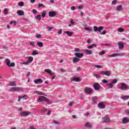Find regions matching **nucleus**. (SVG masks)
Instances as JSON below:
<instances>
[{
    "label": "nucleus",
    "instance_id": "1",
    "mask_svg": "<svg viewBox=\"0 0 129 129\" xmlns=\"http://www.w3.org/2000/svg\"><path fill=\"white\" fill-rule=\"evenodd\" d=\"M9 91L16 92V91H23V88L21 87H12L10 88Z\"/></svg>",
    "mask_w": 129,
    "mask_h": 129
},
{
    "label": "nucleus",
    "instance_id": "2",
    "mask_svg": "<svg viewBox=\"0 0 129 129\" xmlns=\"http://www.w3.org/2000/svg\"><path fill=\"white\" fill-rule=\"evenodd\" d=\"M46 101L47 103H49L50 102V100L45 96H41L38 98V102H41V101Z\"/></svg>",
    "mask_w": 129,
    "mask_h": 129
},
{
    "label": "nucleus",
    "instance_id": "3",
    "mask_svg": "<svg viewBox=\"0 0 129 129\" xmlns=\"http://www.w3.org/2000/svg\"><path fill=\"white\" fill-rule=\"evenodd\" d=\"M6 63L8 67H15L16 66V63L15 62L11 63V60L8 58L6 59Z\"/></svg>",
    "mask_w": 129,
    "mask_h": 129
},
{
    "label": "nucleus",
    "instance_id": "4",
    "mask_svg": "<svg viewBox=\"0 0 129 129\" xmlns=\"http://www.w3.org/2000/svg\"><path fill=\"white\" fill-rule=\"evenodd\" d=\"M103 29H104V27H99V28H97V26H94V32H99L100 33V32H101Z\"/></svg>",
    "mask_w": 129,
    "mask_h": 129
},
{
    "label": "nucleus",
    "instance_id": "5",
    "mask_svg": "<svg viewBox=\"0 0 129 129\" xmlns=\"http://www.w3.org/2000/svg\"><path fill=\"white\" fill-rule=\"evenodd\" d=\"M124 55V53H114L112 54H109L108 55V57H116V56H123Z\"/></svg>",
    "mask_w": 129,
    "mask_h": 129
},
{
    "label": "nucleus",
    "instance_id": "6",
    "mask_svg": "<svg viewBox=\"0 0 129 129\" xmlns=\"http://www.w3.org/2000/svg\"><path fill=\"white\" fill-rule=\"evenodd\" d=\"M101 75H105L106 76H110L111 75V73L108 71H102L100 73Z\"/></svg>",
    "mask_w": 129,
    "mask_h": 129
},
{
    "label": "nucleus",
    "instance_id": "7",
    "mask_svg": "<svg viewBox=\"0 0 129 129\" xmlns=\"http://www.w3.org/2000/svg\"><path fill=\"white\" fill-rule=\"evenodd\" d=\"M84 91L86 94H91L92 93V90H91L90 88H89L88 87L85 88Z\"/></svg>",
    "mask_w": 129,
    "mask_h": 129
},
{
    "label": "nucleus",
    "instance_id": "8",
    "mask_svg": "<svg viewBox=\"0 0 129 129\" xmlns=\"http://www.w3.org/2000/svg\"><path fill=\"white\" fill-rule=\"evenodd\" d=\"M127 85L125 83H122L120 89L121 90H126L127 89Z\"/></svg>",
    "mask_w": 129,
    "mask_h": 129
},
{
    "label": "nucleus",
    "instance_id": "9",
    "mask_svg": "<svg viewBox=\"0 0 129 129\" xmlns=\"http://www.w3.org/2000/svg\"><path fill=\"white\" fill-rule=\"evenodd\" d=\"M31 114V112L29 111H24L20 113V115L21 116H25L27 117Z\"/></svg>",
    "mask_w": 129,
    "mask_h": 129
},
{
    "label": "nucleus",
    "instance_id": "10",
    "mask_svg": "<svg viewBox=\"0 0 129 129\" xmlns=\"http://www.w3.org/2000/svg\"><path fill=\"white\" fill-rule=\"evenodd\" d=\"M110 121V118L108 116H105L102 118L103 122H109Z\"/></svg>",
    "mask_w": 129,
    "mask_h": 129
},
{
    "label": "nucleus",
    "instance_id": "11",
    "mask_svg": "<svg viewBox=\"0 0 129 129\" xmlns=\"http://www.w3.org/2000/svg\"><path fill=\"white\" fill-rule=\"evenodd\" d=\"M93 88H94L95 90H99L100 88V85L98 83H96L94 85Z\"/></svg>",
    "mask_w": 129,
    "mask_h": 129
},
{
    "label": "nucleus",
    "instance_id": "12",
    "mask_svg": "<svg viewBox=\"0 0 129 129\" xmlns=\"http://www.w3.org/2000/svg\"><path fill=\"white\" fill-rule=\"evenodd\" d=\"M75 55L77 58L79 59V58H82V57H83V53L77 52L75 53Z\"/></svg>",
    "mask_w": 129,
    "mask_h": 129
},
{
    "label": "nucleus",
    "instance_id": "13",
    "mask_svg": "<svg viewBox=\"0 0 129 129\" xmlns=\"http://www.w3.org/2000/svg\"><path fill=\"white\" fill-rule=\"evenodd\" d=\"M118 46L120 50H122V49H123V46H124L123 43L119 41V42H118Z\"/></svg>",
    "mask_w": 129,
    "mask_h": 129
},
{
    "label": "nucleus",
    "instance_id": "14",
    "mask_svg": "<svg viewBox=\"0 0 129 129\" xmlns=\"http://www.w3.org/2000/svg\"><path fill=\"white\" fill-rule=\"evenodd\" d=\"M48 15L50 18H53V17H55V16H56V13L54 11L49 12Z\"/></svg>",
    "mask_w": 129,
    "mask_h": 129
},
{
    "label": "nucleus",
    "instance_id": "15",
    "mask_svg": "<svg viewBox=\"0 0 129 129\" xmlns=\"http://www.w3.org/2000/svg\"><path fill=\"white\" fill-rule=\"evenodd\" d=\"M44 72H46V73H48V74H49V75H50L51 76H52V75H54V74H55V73H52V71H51V70H50V69L44 70Z\"/></svg>",
    "mask_w": 129,
    "mask_h": 129
},
{
    "label": "nucleus",
    "instance_id": "16",
    "mask_svg": "<svg viewBox=\"0 0 129 129\" xmlns=\"http://www.w3.org/2000/svg\"><path fill=\"white\" fill-rule=\"evenodd\" d=\"M35 84H39V83H43V80L41 79H37L34 81Z\"/></svg>",
    "mask_w": 129,
    "mask_h": 129
},
{
    "label": "nucleus",
    "instance_id": "17",
    "mask_svg": "<svg viewBox=\"0 0 129 129\" xmlns=\"http://www.w3.org/2000/svg\"><path fill=\"white\" fill-rule=\"evenodd\" d=\"M79 61H80V59L76 56L74 57L73 59V63H78V62H79Z\"/></svg>",
    "mask_w": 129,
    "mask_h": 129
},
{
    "label": "nucleus",
    "instance_id": "18",
    "mask_svg": "<svg viewBox=\"0 0 129 129\" xmlns=\"http://www.w3.org/2000/svg\"><path fill=\"white\" fill-rule=\"evenodd\" d=\"M17 15H18V16H24V15H25V12L22 10H18Z\"/></svg>",
    "mask_w": 129,
    "mask_h": 129
},
{
    "label": "nucleus",
    "instance_id": "19",
    "mask_svg": "<svg viewBox=\"0 0 129 129\" xmlns=\"http://www.w3.org/2000/svg\"><path fill=\"white\" fill-rule=\"evenodd\" d=\"M27 58L28 59L27 60V63H32L34 60V58H33L32 56L27 57Z\"/></svg>",
    "mask_w": 129,
    "mask_h": 129
},
{
    "label": "nucleus",
    "instance_id": "20",
    "mask_svg": "<svg viewBox=\"0 0 129 129\" xmlns=\"http://www.w3.org/2000/svg\"><path fill=\"white\" fill-rule=\"evenodd\" d=\"M65 34H67L69 37H72V35H73V32L70 31H64Z\"/></svg>",
    "mask_w": 129,
    "mask_h": 129
},
{
    "label": "nucleus",
    "instance_id": "21",
    "mask_svg": "<svg viewBox=\"0 0 129 129\" xmlns=\"http://www.w3.org/2000/svg\"><path fill=\"white\" fill-rule=\"evenodd\" d=\"M98 106L100 107V108H105V105H104L103 103H100L98 104Z\"/></svg>",
    "mask_w": 129,
    "mask_h": 129
},
{
    "label": "nucleus",
    "instance_id": "22",
    "mask_svg": "<svg viewBox=\"0 0 129 129\" xmlns=\"http://www.w3.org/2000/svg\"><path fill=\"white\" fill-rule=\"evenodd\" d=\"M16 81H13V82H10L9 83V86H17V85H16Z\"/></svg>",
    "mask_w": 129,
    "mask_h": 129
},
{
    "label": "nucleus",
    "instance_id": "23",
    "mask_svg": "<svg viewBox=\"0 0 129 129\" xmlns=\"http://www.w3.org/2000/svg\"><path fill=\"white\" fill-rule=\"evenodd\" d=\"M122 10V5H119L117 6L116 11H117L118 12H120Z\"/></svg>",
    "mask_w": 129,
    "mask_h": 129
},
{
    "label": "nucleus",
    "instance_id": "24",
    "mask_svg": "<svg viewBox=\"0 0 129 129\" xmlns=\"http://www.w3.org/2000/svg\"><path fill=\"white\" fill-rule=\"evenodd\" d=\"M129 121V118H123L122 120V123H127Z\"/></svg>",
    "mask_w": 129,
    "mask_h": 129
},
{
    "label": "nucleus",
    "instance_id": "25",
    "mask_svg": "<svg viewBox=\"0 0 129 129\" xmlns=\"http://www.w3.org/2000/svg\"><path fill=\"white\" fill-rule=\"evenodd\" d=\"M85 52L86 53V54H88V55H91V54H92V51L91 50L86 49Z\"/></svg>",
    "mask_w": 129,
    "mask_h": 129
},
{
    "label": "nucleus",
    "instance_id": "26",
    "mask_svg": "<svg viewBox=\"0 0 129 129\" xmlns=\"http://www.w3.org/2000/svg\"><path fill=\"white\" fill-rule=\"evenodd\" d=\"M72 81H75V82H79L80 81V79L79 78H74Z\"/></svg>",
    "mask_w": 129,
    "mask_h": 129
},
{
    "label": "nucleus",
    "instance_id": "27",
    "mask_svg": "<svg viewBox=\"0 0 129 129\" xmlns=\"http://www.w3.org/2000/svg\"><path fill=\"white\" fill-rule=\"evenodd\" d=\"M85 126H86V127H89V128H91V127H92V125H91V124H90V123L88 122L86 123Z\"/></svg>",
    "mask_w": 129,
    "mask_h": 129
},
{
    "label": "nucleus",
    "instance_id": "28",
    "mask_svg": "<svg viewBox=\"0 0 129 129\" xmlns=\"http://www.w3.org/2000/svg\"><path fill=\"white\" fill-rule=\"evenodd\" d=\"M114 85L112 83H110V84H107V86L109 88H112Z\"/></svg>",
    "mask_w": 129,
    "mask_h": 129
},
{
    "label": "nucleus",
    "instance_id": "29",
    "mask_svg": "<svg viewBox=\"0 0 129 129\" xmlns=\"http://www.w3.org/2000/svg\"><path fill=\"white\" fill-rule=\"evenodd\" d=\"M37 44L40 48H42L43 46V42H37Z\"/></svg>",
    "mask_w": 129,
    "mask_h": 129
},
{
    "label": "nucleus",
    "instance_id": "30",
    "mask_svg": "<svg viewBox=\"0 0 129 129\" xmlns=\"http://www.w3.org/2000/svg\"><path fill=\"white\" fill-rule=\"evenodd\" d=\"M34 93H37V94H38V95H43V93L42 92H39L38 91H35L34 92Z\"/></svg>",
    "mask_w": 129,
    "mask_h": 129
},
{
    "label": "nucleus",
    "instance_id": "31",
    "mask_svg": "<svg viewBox=\"0 0 129 129\" xmlns=\"http://www.w3.org/2000/svg\"><path fill=\"white\" fill-rule=\"evenodd\" d=\"M41 15H38L35 17V19H36V20H38V21H41Z\"/></svg>",
    "mask_w": 129,
    "mask_h": 129
},
{
    "label": "nucleus",
    "instance_id": "32",
    "mask_svg": "<svg viewBox=\"0 0 129 129\" xmlns=\"http://www.w3.org/2000/svg\"><path fill=\"white\" fill-rule=\"evenodd\" d=\"M118 31L120 32V33H122V32H124V29L122 28H119L118 29Z\"/></svg>",
    "mask_w": 129,
    "mask_h": 129
},
{
    "label": "nucleus",
    "instance_id": "33",
    "mask_svg": "<svg viewBox=\"0 0 129 129\" xmlns=\"http://www.w3.org/2000/svg\"><path fill=\"white\" fill-rule=\"evenodd\" d=\"M8 13H9V9H8V8H6L5 9H4L5 15H8Z\"/></svg>",
    "mask_w": 129,
    "mask_h": 129
},
{
    "label": "nucleus",
    "instance_id": "34",
    "mask_svg": "<svg viewBox=\"0 0 129 129\" xmlns=\"http://www.w3.org/2000/svg\"><path fill=\"white\" fill-rule=\"evenodd\" d=\"M24 2H20L18 3V6H19V7H24Z\"/></svg>",
    "mask_w": 129,
    "mask_h": 129
},
{
    "label": "nucleus",
    "instance_id": "35",
    "mask_svg": "<svg viewBox=\"0 0 129 129\" xmlns=\"http://www.w3.org/2000/svg\"><path fill=\"white\" fill-rule=\"evenodd\" d=\"M104 54H105V51L104 50H102V51H100L99 53V55H104Z\"/></svg>",
    "mask_w": 129,
    "mask_h": 129
},
{
    "label": "nucleus",
    "instance_id": "36",
    "mask_svg": "<svg viewBox=\"0 0 129 129\" xmlns=\"http://www.w3.org/2000/svg\"><path fill=\"white\" fill-rule=\"evenodd\" d=\"M21 99H24L25 100L28 99V96L25 95L24 96H21Z\"/></svg>",
    "mask_w": 129,
    "mask_h": 129
},
{
    "label": "nucleus",
    "instance_id": "37",
    "mask_svg": "<svg viewBox=\"0 0 129 129\" xmlns=\"http://www.w3.org/2000/svg\"><path fill=\"white\" fill-rule=\"evenodd\" d=\"M128 98H129V96H124L122 98V99H124V100H126V99H128Z\"/></svg>",
    "mask_w": 129,
    "mask_h": 129
},
{
    "label": "nucleus",
    "instance_id": "38",
    "mask_svg": "<svg viewBox=\"0 0 129 129\" xmlns=\"http://www.w3.org/2000/svg\"><path fill=\"white\" fill-rule=\"evenodd\" d=\"M93 47H96V44H92L91 45H90L88 47V48H93Z\"/></svg>",
    "mask_w": 129,
    "mask_h": 129
},
{
    "label": "nucleus",
    "instance_id": "39",
    "mask_svg": "<svg viewBox=\"0 0 129 129\" xmlns=\"http://www.w3.org/2000/svg\"><path fill=\"white\" fill-rule=\"evenodd\" d=\"M45 8V5H44L43 4H39L38 5V8Z\"/></svg>",
    "mask_w": 129,
    "mask_h": 129
},
{
    "label": "nucleus",
    "instance_id": "40",
    "mask_svg": "<svg viewBox=\"0 0 129 129\" xmlns=\"http://www.w3.org/2000/svg\"><path fill=\"white\" fill-rule=\"evenodd\" d=\"M38 53L37 52V50H34L32 53V55H38Z\"/></svg>",
    "mask_w": 129,
    "mask_h": 129
},
{
    "label": "nucleus",
    "instance_id": "41",
    "mask_svg": "<svg viewBox=\"0 0 129 129\" xmlns=\"http://www.w3.org/2000/svg\"><path fill=\"white\" fill-rule=\"evenodd\" d=\"M42 18H45L46 17V12L44 11L42 14Z\"/></svg>",
    "mask_w": 129,
    "mask_h": 129
},
{
    "label": "nucleus",
    "instance_id": "42",
    "mask_svg": "<svg viewBox=\"0 0 129 129\" xmlns=\"http://www.w3.org/2000/svg\"><path fill=\"white\" fill-rule=\"evenodd\" d=\"M47 29H48V31L49 32H50L52 30V29H53V27H47Z\"/></svg>",
    "mask_w": 129,
    "mask_h": 129
},
{
    "label": "nucleus",
    "instance_id": "43",
    "mask_svg": "<svg viewBox=\"0 0 129 129\" xmlns=\"http://www.w3.org/2000/svg\"><path fill=\"white\" fill-rule=\"evenodd\" d=\"M117 80L114 79L113 80L112 83V84H114H114H115V83H117Z\"/></svg>",
    "mask_w": 129,
    "mask_h": 129
},
{
    "label": "nucleus",
    "instance_id": "44",
    "mask_svg": "<svg viewBox=\"0 0 129 129\" xmlns=\"http://www.w3.org/2000/svg\"><path fill=\"white\" fill-rule=\"evenodd\" d=\"M71 10H72V11H75V10H76V7L75 6H72L71 8Z\"/></svg>",
    "mask_w": 129,
    "mask_h": 129
},
{
    "label": "nucleus",
    "instance_id": "45",
    "mask_svg": "<svg viewBox=\"0 0 129 129\" xmlns=\"http://www.w3.org/2000/svg\"><path fill=\"white\" fill-rule=\"evenodd\" d=\"M102 82H103V83L104 84H106L108 82L107 81V80L104 79L102 80Z\"/></svg>",
    "mask_w": 129,
    "mask_h": 129
},
{
    "label": "nucleus",
    "instance_id": "46",
    "mask_svg": "<svg viewBox=\"0 0 129 129\" xmlns=\"http://www.w3.org/2000/svg\"><path fill=\"white\" fill-rule=\"evenodd\" d=\"M107 31L106 30H104L103 32L101 33V35H105Z\"/></svg>",
    "mask_w": 129,
    "mask_h": 129
},
{
    "label": "nucleus",
    "instance_id": "47",
    "mask_svg": "<svg viewBox=\"0 0 129 129\" xmlns=\"http://www.w3.org/2000/svg\"><path fill=\"white\" fill-rule=\"evenodd\" d=\"M30 46H32L33 47H34V46H35V42H30Z\"/></svg>",
    "mask_w": 129,
    "mask_h": 129
},
{
    "label": "nucleus",
    "instance_id": "48",
    "mask_svg": "<svg viewBox=\"0 0 129 129\" xmlns=\"http://www.w3.org/2000/svg\"><path fill=\"white\" fill-rule=\"evenodd\" d=\"M116 3H117V1H116V0H114L112 2V5H116Z\"/></svg>",
    "mask_w": 129,
    "mask_h": 129
},
{
    "label": "nucleus",
    "instance_id": "49",
    "mask_svg": "<svg viewBox=\"0 0 129 129\" xmlns=\"http://www.w3.org/2000/svg\"><path fill=\"white\" fill-rule=\"evenodd\" d=\"M96 99H97V98L96 97H94L92 98V101H95V100H96Z\"/></svg>",
    "mask_w": 129,
    "mask_h": 129
},
{
    "label": "nucleus",
    "instance_id": "50",
    "mask_svg": "<svg viewBox=\"0 0 129 129\" xmlns=\"http://www.w3.org/2000/svg\"><path fill=\"white\" fill-rule=\"evenodd\" d=\"M54 123H55V124H60L59 121L56 120H54Z\"/></svg>",
    "mask_w": 129,
    "mask_h": 129
},
{
    "label": "nucleus",
    "instance_id": "51",
    "mask_svg": "<svg viewBox=\"0 0 129 129\" xmlns=\"http://www.w3.org/2000/svg\"><path fill=\"white\" fill-rule=\"evenodd\" d=\"M75 52H80V49H79V48H76L75 49Z\"/></svg>",
    "mask_w": 129,
    "mask_h": 129
},
{
    "label": "nucleus",
    "instance_id": "52",
    "mask_svg": "<svg viewBox=\"0 0 129 129\" xmlns=\"http://www.w3.org/2000/svg\"><path fill=\"white\" fill-rule=\"evenodd\" d=\"M41 37H42V35H41L40 34H37V35L36 36V37L37 38H41Z\"/></svg>",
    "mask_w": 129,
    "mask_h": 129
},
{
    "label": "nucleus",
    "instance_id": "53",
    "mask_svg": "<svg viewBox=\"0 0 129 129\" xmlns=\"http://www.w3.org/2000/svg\"><path fill=\"white\" fill-rule=\"evenodd\" d=\"M126 114H128L129 115V109H126L125 110Z\"/></svg>",
    "mask_w": 129,
    "mask_h": 129
},
{
    "label": "nucleus",
    "instance_id": "54",
    "mask_svg": "<svg viewBox=\"0 0 129 129\" xmlns=\"http://www.w3.org/2000/svg\"><path fill=\"white\" fill-rule=\"evenodd\" d=\"M46 111H47V109L44 108L42 110H41V112L44 113V112H46Z\"/></svg>",
    "mask_w": 129,
    "mask_h": 129
},
{
    "label": "nucleus",
    "instance_id": "55",
    "mask_svg": "<svg viewBox=\"0 0 129 129\" xmlns=\"http://www.w3.org/2000/svg\"><path fill=\"white\" fill-rule=\"evenodd\" d=\"M32 13H33L35 14H37V10H36L35 9H33L32 10Z\"/></svg>",
    "mask_w": 129,
    "mask_h": 129
},
{
    "label": "nucleus",
    "instance_id": "56",
    "mask_svg": "<svg viewBox=\"0 0 129 129\" xmlns=\"http://www.w3.org/2000/svg\"><path fill=\"white\" fill-rule=\"evenodd\" d=\"M95 67H96V68L99 69V68H101V66H100V65H96V66H95Z\"/></svg>",
    "mask_w": 129,
    "mask_h": 129
},
{
    "label": "nucleus",
    "instance_id": "57",
    "mask_svg": "<svg viewBox=\"0 0 129 129\" xmlns=\"http://www.w3.org/2000/svg\"><path fill=\"white\" fill-rule=\"evenodd\" d=\"M85 30H86V31H91V30L90 29V28H88V27H86L85 28Z\"/></svg>",
    "mask_w": 129,
    "mask_h": 129
},
{
    "label": "nucleus",
    "instance_id": "58",
    "mask_svg": "<svg viewBox=\"0 0 129 129\" xmlns=\"http://www.w3.org/2000/svg\"><path fill=\"white\" fill-rule=\"evenodd\" d=\"M58 34H59V35H61V34H62V29H60V30L58 31Z\"/></svg>",
    "mask_w": 129,
    "mask_h": 129
},
{
    "label": "nucleus",
    "instance_id": "59",
    "mask_svg": "<svg viewBox=\"0 0 129 129\" xmlns=\"http://www.w3.org/2000/svg\"><path fill=\"white\" fill-rule=\"evenodd\" d=\"M21 99H22V98H21V96H18V101H19V102H20V101H21Z\"/></svg>",
    "mask_w": 129,
    "mask_h": 129
},
{
    "label": "nucleus",
    "instance_id": "60",
    "mask_svg": "<svg viewBox=\"0 0 129 129\" xmlns=\"http://www.w3.org/2000/svg\"><path fill=\"white\" fill-rule=\"evenodd\" d=\"M60 71L62 73L63 72H66V71L64 70L63 69H60Z\"/></svg>",
    "mask_w": 129,
    "mask_h": 129
},
{
    "label": "nucleus",
    "instance_id": "61",
    "mask_svg": "<svg viewBox=\"0 0 129 129\" xmlns=\"http://www.w3.org/2000/svg\"><path fill=\"white\" fill-rule=\"evenodd\" d=\"M78 9H79V10H82V9H83V6H79Z\"/></svg>",
    "mask_w": 129,
    "mask_h": 129
},
{
    "label": "nucleus",
    "instance_id": "62",
    "mask_svg": "<svg viewBox=\"0 0 129 129\" xmlns=\"http://www.w3.org/2000/svg\"><path fill=\"white\" fill-rule=\"evenodd\" d=\"M73 104V102H71L69 103V106H72Z\"/></svg>",
    "mask_w": 129,
    "mask_h": 129
},
{
    "label": "nucleus",
    "instance_id": "63",
    "mask_svg": "<svg viewBox=\"0 0 129 129\" xmlns=\"http://www.w3.org/2000/svg\"><path fill=\"white\" fill-rule=\"evenodd\" d=\"M80 70H81V68L80 67L78 68L77 69V71H80Z\"/></svg>",
    "mask_w": 129,
    "mask_h": 129
},
{
    "label": "nucleus",
    "instance_id": "64",
    "mask_svg": "<svg viewBox=\"0 0 129 129\" xmlns=\"http://www.w3.org/2000/svg\"><path fill=\"white\" fill-rule=\"evenodd\" d=\"M30 74H31V73H30V72H28V73L26 74V76L29 77V76H30Z\"/></svg>",
    "mask_w": 129,
    "mask_h": 129
}]
</instances>
